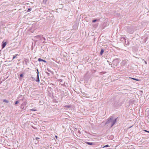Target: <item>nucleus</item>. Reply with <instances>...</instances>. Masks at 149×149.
Returning <instances> with one entry per match:
<instances>
[{
  "label": "nucleus",
  "mask_w": 149,
  "mask_h": 149,
  "mask_svg": "<svg viewBox=\"0 0 149 149\" xmlns=\"http://www.w3.org/2000/svg\"><path fill=\"white\" fill-rule=\"evenodd\" d=\"M117 119V118L114 119L112 116H111L108 119L105 124V125L108 124V125H109L110 126V127H112L116 122Z\"/></svg>",
  "instance_id": "f257e3e1"
},
{
  "label": "nucleus",
  "mask_w": 149,
  "mask_h": 149,
  "mask_svg": "<svg viewBox=\"0 0 149 149\" xmlns=\"http://www.w3.org/2000/svg\"><path fill=\"white\" fill-rule=\"evenodd\" d=\"M112 63V64H111L112 65L117 66L118 64L117 60L116 59H114L113 60Z\"/></svg>",
  "instance_id": "f03ea898"
},
{
  "label": "nucleus",
  "mask_w": 149,
  "mask_h": 149,
  "mask_svg": "<svg viewBox=\"0 0 149 149\" xmlns=\"http://www.w3.org/2000/svg\"><path fill=\"white\" fill-rule=\"evenodd\" d=\"M127 31L130 33L132 34L134 32V29L132 27H129L127 29Z\"/></svg>",
  "instance_id": "7ed1b4c3"
},
{
  "label": "nucleus",
  "mask_w": 149,
  "mask_h": 149,
  "mask_svg": "<svg viewBox=\"0 0 149 149\" xmlns=\"http://www.w3.org/2000/svg\"><path fill=\"white\" fill-rule=\"evenodd\" d=\"M37 79L36 80V81L37 82H39L40 81V79L39 75V72L38 69H37Z\"/></svg>",
  "instance_id": "20e7f679"
},
{
  "label": "nucleus",
  "mask_w": 149,
  "mask_h": 149,
  "mask_svg": "<svg viewBox=\"0 0 149 149\" xmlns=\"http://www.w3.org/2000/svg\"><path fill=\"white\" fill-rule=\"evenodd\" d=\"M127 63V60H123L122 61L121 63V65L122 66L125 65Z\"/></svg>",
  "instance_id": "39448f33"
},
{
  "label": "nucleus",
  "mask_w": 149,
  "mask_h": 149,
  "mask_svg": "<svg viewBox=\"0 0 149 149\" xmlns=\"http://www.w3.org/2000/svg\"><path fill=\"white\" fill-rule=\"evenodd\" d=\"M38 61L39 62L43 61L44 62H46V61L44 60H43L41 58H39L38 59Z\"/></svg>",
  "instance_id": "423d86ee"
},
{
  "label": "nucleus",
  "mask_w": 149,
  "mask_h": 149,
  "mask_svg": "<svg viewBox=\"0 0 149 149\" xmlns=\"http://www.w3.org/2000/svg\"><path fill=\"white\" fill-rule=\"evenodd\" d=\"M86 143L88 144V145H93V143L92 142H86Z\"/></svg>",
  "instance_id": "0eeeda50"
},
{
  "label": "nucleus",
  "mask_w": 149,
  "mask_h": 149,
  "mask_svg": "<svg viewBox=\"0 0 149 149\" xmlns=\"http://www.w3.org/2000/svg\"><path fill=\"white\" fill-rule=\"evenodd\" d=\"M6 42L3 43L2 45V48H3L4 47H5V46H6Z\"/></svg>",
  "instance_id": "6e6552de"
},
{
  "label": "nucleus",
  "mask_w": 149,
  "mask_h": 149,
  "mask_svg": "<svg viewBox=\"0 0 149 149\" xmlns=\"http://www.w3.org/2000/svg\"><path fill=\"white\" fill-rule=\"evenodd\" d=\"M104 52V50L103 49H102L101 50V51L100 52V54L101 55L103 53V52Z\"/></svg>",
  "instance_id": "1a4fd4ad"
},
{
  "label": "nucleus",
  "mask_w": 149,
  "mask_h": 149,
  "mask_svg": "<svg viewBox=\"0 0 149 149\" xmlns=\"http://www.w3.org/2000/svg\"><path fill=\"white\" fill-rule=\"evenodd\" d=\"M65 107H67L68 108H69L71 107V105H65Z\"/></svg>",
  "instance_id": "9d476101"
},
{
  "label": "nucleus",
  "mask_w": 149,
  "mask_h": 149,
  "mask_svg": "<svg viewBox=\"0 0 149 149\" xmlns=\"http://www.w3.org/2000/svg\"><path fill=\"white\" fill-rule=\"evenodd\" d=\"M3 102H5L7 103H8V102H9V101L8 100H7L6 99L4 100H3Z\"/></svg>",
  "instance_id": "9b49d317"
},
{
  "label": "nucleus",
  "mask_w": 149,
  "mask_h": 149,
  "mask_svg": "<svg viewBox=\"0 0 149 149\" xmlns=\"http://www.w3.org/2000/svg\"><path fill=\"white\" fill-rule=\"evenodd\" d=\"M30 110L31 111H37V110L36 109H30Z\"/></svg>",
  "instance_id": "f8f14e48"
},
{
  "label": "nucleus",
  "mask_w": 149,
  "mask_h": 149,
  "mask_svg": "<svg viewBox=\"0 0 149 149\" xmlns=\"http://www.w3.org/2000/svg\"><path fill=\"white\" fill-rule=\"evenodd\" d=\"M98 20H97V19H94V20H93L92 21V22H93V23H94L95 22H96L97 21H98Z\"/></svg>",
  "instance_id": "ddd939ff"
},
{
  "label": "nucleus",
  "mask_w": 149,
  "mask_h": 149,
  "mask_svg": "<svg viewBox=\"0 0 149 149\" xmlns=\"http://www.w3.org/2000/svg\"><path fill=\"white\" fill-rule=\"evenodd\" d=\"M132 79H133V80H136L137 81H138L139 80L138 79H135V78H132Z\"/></svg>",
  "instance_id": "4468645a"
},
{
  "label": "nucleus",
  "mask_w": 149,
  "mask_h": 149,
  "mask_svg": "<svg viewBox=\"0 0 149 149\" xmlns=\"http://www.w3.org/2000/svg\"><path fill=\"white\" fill-rule=\"evenodd\" d=\"M109 146L108 145H107L103 147V148H104V147H108Z\"/></svg>",
  "instance_id": "2eb2a0df"
},
{
  "label": "nucleus",
  "mask_w": 149,
  "mask_h": 149,
  "mask_svg": "<svg viewBox=\"0 0 149 149\" xmlns=\"http://www.w3.org/2000/svg\"><path fill=\"white\" fill-rule=\"evenodd\" d=\"M17 54H16V56H14L13 57V59H15V58L16 57V56H17Z\"/></svg>",
  "instance_id": "dca6fc26"
},
{
  "label": "nucleus",
  "mask_w": 149,
  "mask_h": 149,
  "mask_svg": "<svg viewBox=\"0 0 149 149\" xmlns=\"http://www.w3.org/2000/svg\"><path fill=\"white\" fill-rule=\"evenodd\" d=\"M19 103V101H16L15 102V104H17Z\"/></svg>",
  "instance_id": "f3484780"
},
{
  "label": "nucleus",
  "mask_w": 149,
  "mask_h": 149,
  "mask_svg": "<svg viewBox=\"0 0 149 149\" xmlns=\"http://www.w3.org/2000/svg\"><path fill=\"white\" fill-rule=\"evenodd\" d=\"M20 77H22L23 76V74H20Z\"/></svg>",
  "instance_id": "a211bd4d"
},
{
  "label": "nucleus",
  "mask_w": 149,
  "mask_h": 149,
  "mask_svg": "<svg viewBox=\"0 0 149 149\" xmlns=\"http://www.w3.org/2000/svg\"><path fill=\"white\" fill-rule=\"evenodd\" d=\"M62 79H59L58 80V81H60V82H62Z\"/></svg>",
  "instance_id": "6ab92c4d"
},
{
  "label": "nucleus",
  "mask_w": 149,
  "mask_h": 149,
  "mask_svg": "<svg viewBox=\"0 0 149 149\" xmlns=\"http://www.w3.org/2000/svg\"><path fill=\"white\" fill-rule=\"evenodd\" d=\"M46 73L48 75H49V73L47 72H46Z\"/></svg>",
  "instance_id": "aec40b11"
},
{
  "label": "nucleus",
  "mask_w": 149,
  "mask_h": 149,
  "mask_svg": "<svg viewBox=\"0 0 149 149\" xmlns=\"http://www.w3.org/2000/svg\"><path fill=\"white\" fill-rule=\"evenodd\" d=\"M144 131H146V132H148L149 133V131H147V130H144Z\"/></svg>",
  "instance_id": "412c9836"
},
{
  "label": "nucleus",
  "mask_w": 149,
  "mask_h": 149,
  "mask_svg": "<svg viewBox=\"0 0 149 149\" xmlns=\"http://www.w3.org/2000/svg\"><path fill=\"white\" fill-rule=\"evenodd\" d=\"M55 137L56 138V139H57V138H58V136H55Z\"/></svg>",
  "instance_id": "4be33fe9"
},
{
  "label": "nucleus",
  "mask_w": 149,
  "mask_h": 149,
  "mask_svg": "<svg viewBox=\"0 0 149 149\" xmlns=\"http://www.w3.org/2000/svg\"><path fill=\"white\" fill-rule=\"evenodd\" d=\"M39 139V138H37H37H36V140H37V139Z\"/></svg>",
  "instance_id": "5701e85b"
},
{
  "label": "nucleus",
  "mask_w": 149,
  "mask_h": 149,
  "mask_svg": "<svg viewBox=\"0 0 149 149\" xmlns=\"http://www.w3.org/2000/svg\"><path fill=\"white\" fill-rule=\"evenodd\" d=\"M24 97L22 99V100H24Z\"/></svg>",
  "instance_id": "b1692460"
},
{
  "label": "nucleus",
  "mask_w": 149,
  "mask_h": 149,
  "mask_svg": "<svg viewBox=\"0 0 149 149\" xmlns=\"http://www.w3.org/2000/svg\"><path fill=\"white\" fill-rule=\"evenodd\" d=\"M124 36H123V38H124V39H125V38L124 37Z\"/></svg>",
  "instance_id": "393cba45"
},
{
  "label": "nucleus",
  "mask_w": 149,
  "mask_h": 149,
  "mask_svg": "<svg viewBox=\"0 0 149 149\" xmlns=\"http://www.w3.org/2000/svg\"><path fill=\"white\" fill-rule=\"evenodd\" d=\"M145 63L146 64H147V62L146 61L145 62Z\"/></svg>",
  "instance_id": "a878e982"
},
{
  "label": "nucleus",
  "mask_w": 149,
  "mask_h": 149,
  "mask_svg": "<svg viewBox=\"0 0 149 149\" xmlns=\"http://www.w3.org/2000/svg\"><path fill=\"white\" fill-rule=\"evenodd\" d=\"M28 10H31V9H30H30H28Z\"/></svg>",
  "instance_id": "bb28decb"
},
{
  "label": "nucleus",
  "mask_w": 149,
  "mask_h": 149,
  "mask_svg": "<svg viewBox=\"0 0 149 149\" xmlns=\"http://www.w3.org/2000/svg\"><path fill=\"white\" fill-rule=\"evenodd\" d=\"M125 43H126V39H125Z\"/></svg>",
  "instance_id": "cd10ccee"
},
{
  "label": "nucleus",
  "mask_w": 149,
  "mask_h": 149,
  "mask_svg": "<svg viewBox=\"0 0 149 149\" xmlns=\"http://www.w3.org/2000/svg\"><path fill=\"white\" fill-rule=\"evenodd\" d=\"M132 127V126H131L130 127H129V128H131V127Z\"/></svg>",
  "instance_id": "c85d7f7f"
},
{
  "label": "nucleus",
  "mask_w": 149,
  "mask_h": 149,
  "mask_svg": "<svg viewBox=\"0 0 149 149\" xmlns=\"http://www.w3.org/2000/svg\"><path fill=\"white\" fill-rule=\"evenodd\" d=\"M128 43V42H127V44Z\"/></svg>",
  "instance_id": "c756f323"
}]
</instances>
